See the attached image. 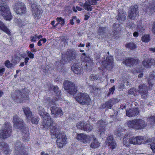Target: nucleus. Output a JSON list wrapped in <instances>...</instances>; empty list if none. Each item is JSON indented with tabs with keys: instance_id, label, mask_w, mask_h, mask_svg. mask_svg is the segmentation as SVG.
I'll return each mask as SVG.
<instances>
[{
	"instance_id": "27",
	"label": "nucleus",
	"mask_w": 155,
	"mask_h": 155,
	"mask_svg": "<svg viewBox=\"0 0 155 155\" xmlns=\"http://www.w3.org/2000/svg\"><path fill=\"white\" fill-rule=\"evenodd\" d=\"M16 97L19 100L20 102H23L25 101L28 100L29 99L28 96L26 95H22L20 90L17 91Z\"/></svg>"
},
{
	"instance_id": "56",
	"label": "nucleus",
	"mask_w": 155,
	"mask_h": 155,
	"mask_svg": "<svg viewBox=\"0 0 155 155\" xmlns=\"http://www.w3.org/2000/svg\"><path fill=\"white\" fill-rule=\"evenodd\" d=\"M12 64L9 60H6L5 62V65L8 68H11Z\"/></svg>"
},
{
	"instance_id": "61",
	"label": "nucleus",
	"mask_w": 155,
	"mask_h": 155,
	"mask_svg": "<svg viewBox=\"0 0 155 155\" xmlns=\"http://www.w3.org/2000/svg\"><path fill=\"white\" fill-rule=\"evenodd\" d=\"M106 28L104 27L100 28L98 29V32L100 33L104 32L105 31Z\"/></svg>"
},
{
	"instance_id": "31",
	"label": "nucleus",
	"mask_w": 155,
	"mask_h": 155,
	"mask_svg": "<svg viewBox=\"0 0 155 155\" xmlns=\"http://www.w3.org/2000/svg\"><path fill=\"white\" fill-rule=\"evenodd\" d=\"M81 58L84 61L89 63L90 64H91L92 63L93 61L91 58L88 55L85 53H83L82 54Z\"/></svg>"
},
{
	"instance_id": "8",
	"label": "nucleus",
	"mask_w": 155,
	"mask_h": 155,
	"mask_svg": "<svg viewBox=\"0 0 155 155\" xmlns=\"http://www.w3.org/2000/svg\"><path fill=\"white\" fill-rule=\"evenodd\" d=\"M60 128L55 123L53 124L52 128L50 130V133L52 138H56L60 134H64V133L60 132Z\"/></svg>"
},
{
	"instance_id": "60",
	"label": "nucleus",
	"mask_w": 155,
	"mask_h": 155,
	"mask_svg": "<svg viewBox=\"0 0 155 155\" xmlns=\"http://www.w3.org/2000/svg\"><path fill=\"white\" fill-rule=\"evenodd\" d=\"M127 26L130 28H133L135 27L134 25L133 22L129 23Z\"/></svg>"
},
{
	"instance_id": "29",
	"label": "nucleus",
	"mask_w": 155,
	"mask_h": 155,
	"mask_svg": "<svg viewBox=\"0 0 155 155\" xmlns=\"http://www.w3.org/2000/svg\"><path fill=\"white\" fill-rule=\"evenodd\" d=\"M38 112L41 116H42L43 118H47V114L50 115L49 114L45 112L44 109L41 106H39L38 107Z\"/></svg>"
},
{
	"instance_id": "35",
	"label": "nucleus",
	"mask_w": 155,
	"mask_h": 155,
	"mask_svg": "<svg viewBox=\"0 0 155 155\" xmlns=\"http://www.w3.org/2000/svg\"><path fill=\"white\" fill-rule=\"evenodd\" d=\"M114 140L113 136L110 134H109L106 139L105 143V144L107 145L110 144V143L113 142V141Z\"/></svg>"
},
{
	"instance_id": "15",
	"label": "nucleus",
	"mask_w": 155,
	"mask_h": 155,
	"mask_svg": "<svg viewBox=\"0 0 155 155\" xmlns=\"http://www.w3.org/2000/svg\"><path fill=\"white\" fill-rule=\"evenodd\" d=\"M139 93L141 94V97L143 99L146 98L147 96L148 89L145 84H141L138 86Z\"/></svg>"
},
{
	"instance_id": "5",
	"label": "nucleus",
	"mask_w": 155,
	"mask_h": 155,
	"mask_svg": "<svg viewBox=\"0 0 155 155\" xmlns=\"http://www.w3.org/2000/svg\"><path fill=\"white\" fill-rule=\"evenodd\" d=\"M15 155H28L27 148L24 146L20 141L17 140L15 143Z\"/></svg>"
},
{
	"instance_id": "2",
	"label": "nucleus",
	"mask_w": 155,
	"mask_h": 155,
	"mask_svg": "<svg viewBox=\"0 0 155 155\" xmlns=\"http://www.w3.org/2000/svg\"><path fill=\"white\" fill-rule=\"evenodd\" d=\"M12 127L10 124L8 122L4 124L0 130V139L7 138L12 134Z\"/></svg>"
},
{
	"instance_id": "28",
	"label": "nucleus",
	"mask_w": 155,
	"mask_h": 155,
	"mask_svg": "<svg viewBox=\"0 0 155 155\" xmlns=\"http://www.w3.org/2000/svg\"><path fill=\"white\" fill-rule=\"evenodd\" d=\"M91 138H93V140L90 145V147L95 149L99 147L100 146V143L97 140L93 135L91 136Z\"/></svg>"
},
{
	"instance_id": "18",
	"label": "nucleus",
	"mask_w": 155,
	"mask_h": 155,
	"mask_svg": "<svg viewBox=\"0 0 155 155\" xmlns=\"http://www.w3.org/2000/svg\"><path fill=\"white\" fill-rule=\"evenodd\" d=\"M96 0H88L86 1L84 5V9L87 11H91L92 10L91 5H95L97 4Z\"/></svg>"
},
{
	"instance_id": "23",
	"label": "nucleus",
	"mask_w": 155,
	"mask_h": 155,
	"mask_svg": "<svg viewBox=\"0 0 155 155\" xmlns=\"http://www.w3.org/2000/svg\"><path fill=\"white\" fill-rule=\"evenodd\" d=\"M100 125V127L98 129L99 131L100 132V134L104 133L106 130L108 122L105 120H101L98 122Z\"/></svg>"
},
{
	"instance_id": "9",
	"label": "nucleus",
	"mask_w": 155,
	"mask_h": 155,
	"mask_svg": "<svg viewBox=\"0 0 155 155\" xmlns=\"http://www.w3.org/2000/svg\"><path fill=\"white\" fill-rule=\"evenodd\" d=\"M68 54L67 55H65L61 60V64H65L68 61L75 58L76 54L74 50L69 51Z\"/></svg>"
},
{
	"instance_id": "36",
	"label": "nucleus",
	"mask_w": 155,
	"mask_h": 155,
	"mask_svg": "<svg viewBox=\"0 0 155 155\" xmlns=\"http://www.w3.org/2000/svg\"><path fill=\"white\" fill-rule=\"evenodd\" d=\"M93 126L89 124L86 123L84 126L83 130L88 132H90L93 129Z\"/></svg>"
},
{
	"instance_id": "21",
	"label": "nucleus",
	"mask_w": 155,
	"mask_h": 155,
	"mask_svg": "<svg viewBox=\"0 0 155 155\" xmlns=\"http://www.w3.org/2000/svg\"><path fill=\"white\" fill-rule=\"evenodd\" d=\"M126 115L130 117H135L138 115L139 111L137 108L129 109L128 110H126Z\"/></svg>"
},
{
	"instance_id": "10",
	"label": "nucleus",
	"mask_w": 155,
	"mask_h": 155,
	"mask_svg": "<svg viewBox=\"0 0 155 155\" xmlns=\"http://www.w3.org/2000/svg\"><path fill=\"white\" fill-rule=\"evenodd\" d=\"M14 9L17 14H24L26 12V8L25 6L23 3L21 2L16 3Z\"/></svg>"
},
{
	"instance_id": "57",
	"label": "nucleus",
	"mask_w": 155,
	"mask_h": 155,
	"mask_svg": "<svg viewBox=\"0 0 155 155\" xmlns=\"http://www.w3.org/2000/svg\"><path fill=\"white\" fill-rule=\"evenodd\" d=\"M20 60V58L15 55V57L12 59V61L14 63L18 62Z\"/></svg>"
},
{
	"instance_id": "13",
	"label": "nucleus",
	"mask_w": 155,
	"mask_h": 155,
	"mask_svg": "<svg viewBox=\"0 0 155 155\" xmlns=\"http://www.w3.org/2000/svg\"><path fill=\"white\" fill-rule=\"evenodd\" d=\"M139 62V60L137 58H133L130 57L126 58L123 63L126 65L131 66L137 64Z\"/></svg>"
},
{
	"instance_id": "7",
	"label": "nucleus",
	"mask_w": 155,
	"mask_h": 155,
	"mask_svg": "<svg viewBox=\"0 0 155 155\" xmlns=\"http://www.w3.org/2000/svg\"><path fill=\"white\" fill-rule=\"evenodd\" d=\"M129 19L136 20L139 16L138 8L137 5H134L130 8L128 12Z\"/></svg>"
},
{
	"instance_id": "49",
	"label": "nucleus",
	"mask_w": 155,
	"mask_h": 155,
	"mask_svg": "<svg viewBox=\"0 0 155 155\" xmlns=\"http://www.w3.org/2000/svg\"><path fill=\"white\" fill-rule=\"evenodd\" d=\"M31 118V122L33 124H38V122L39 120V117H32Z\"/></svg>"
},
{
	"instance_id": "12",
	"label": "nucleus",
	"mask_w": 155,
	"mask_h": 155,
	"mask_svg": "<svg viewBox=\"0 0 155 155\" xmlns=\"http://www.w3.org/2000/svg\"><path fill=\"white\" fill-rule=\"evenodd\" d=\"M13 122L15 126L17 128L22 129L25 127L23 120L19 118L18 116L15 115L13 117Z\"/></svg>"
},
{
	"instance_id": "16",
	"label": "nucleus",
	"mask_w": 155,
	"mask_h": 155,
	"mask_svg": "<svg viewBox=\"0 0 155 155\" xmlns=\"http://www.w3.org/2000/svg\"><path fill=\"white\" fill-rule=\"evenodd\" d=\"M113 58L111 56L107 57L106 60L103 62V64L108 70H110L113 68Z\"/></svg>"
},
{
	"instance_id": "19",
	"label": "nucleus",
	"mask_w": 155,
	"mask_h": 155,
	"mask_svg": "<svg viewBox=\"0 0 155 155\" xmlns=\"http://www.w3.org/2000/svg\"><path fill=\"white\" fill-rule=\"evenodd\" d=\"M130 142L131 144H140L144 143L143 138L142 137L137 136L136 137H131L130 138Z\"/></svg>"
},
{
	"instance_id": "44",
	"label": "nucleus",
	"mask_w": 155,
	"mask_h": 155,
	"mask_svg": "<svg viewBox=\"0 0 155 155\" xmlns=\"http://www.w3.org/2000/svg\"><path fill=\"white\" fill-rule=\"evenodd\" d=\"M85 124L83 121L79 122L77 124V127L78 129L83 130Z\"/></svg>"
},
{
	"instance_id": "4",
	"label": "nucleus",
	"mask_w": 155,
	"mask_h": 155,
	"mask_svg": "<svg viewBox=\"0 0 155 155\" xmlns=\"http://www.w3.org/2000/svg\"><path fill=\"white\" fill-rule=\"evenodd\" d=\"M64 89L71 95L75 94L77 91V87L73 82L69 81H65L63 83Z\"/></svg>"
},
{
	"instance_id": "58",
	"label": "nucleus",
	"mask_w": 155,
	"mask_h": 155,
	"mask_svg": "<svg viewBox=\"0 0 155 155\" xmlns=\"http://www.w3.org/2000/svg\"><path fill=\"white\" fill-rule=\"evenodd\" d=\"M31 41L32 42H35L36 41L37 38V35H35L34 36H31L30 37Z\"/></svg>"
},
{
	"instance_id": "41",
	"label": "nucleus",
	"mask_w": 155,
	"mask_h": 155,
	"mask_svg": "<svg viewBox=\"0 0 155 155\" xmlns=\"http://www.w3.org/2000/svg\"><path fill=\"white\" fill-rule=\"evenodd\" d=\"M120 25L118 23H115L113 25V30L114 31H115V32H114L113 35H116L117 33V32L119 30V27Z\"/></svg>"
},
{
	"instance_id": "30",
	"label": "nucleus",
	"mask_w": 155,
	"mask_h": 155,
	"mask_svg": "<svg viewBox=\"0 0 155 155\" xmlns=\"http://www.w3.org/2000/svg\"><path fill=\"white\" fill-rule=\"evenodd\" d=\"M22 109L26 117L29 120L32 117V112L30 109L28 107H24Z\"/></svg>"
},
{
	"instance_id": "55",
	"label": "nucleus",
	"mask_w": 155,
	"mask_h": 155,
	"mask_svg": "<svg viewBox=\"0 0 155 155\" xmlns=\"http://www.w3.org/2000/svg\"><path fill=\"white\" fill-rule=\"evenodd\" d=\"M45 101L51 106V105H53V102L51 98L47 97L45 99Z\"/></svg>"
},
{
	"instance_id": "26",
	"label": "nucleus",
	"mask_w": 155,
	"mask_h": 155,
	"mask_svg": "<svg viewBox=\"0 0 155 155\" xmlns=\"http://www.w3.org/2000/svg\"><path fill=\"white\" fill-rule=\"evenodd\" d=\"M0 149H3L4 152L6 155H8L10 153V151L8 145L5 142H0Z\"/></svg>"
},
{
	"instance_id": "25",
	"label": "nucleus",
	"mask_w": 155,
	"mask_h": 155,
	"mask_svg": "<svg viewBox=\"0 0 155 155\" xmlns=\"http://www.w3.org/2000/svg\"><path fill=\"white\" fill-rule=\"evenodd\" d=\"M22 131V139L24 142H27L29 140L30 137L29 136V131L28 129L24 127V129H21Z\"/></svg>"
},
{
	"instance_id": "39",
	"label": "nucleus",
	"mask_w": 155,
	"mask_h": 155,
	"mask_svg": "<svg viewBox=\"0 0 155 155\" xmlns=\"http://www.w3.org/2000/svg\"><path fill=\"white\" fill-rule=\"evenodd\" d=\"M109 149L111 150H113L115 149L117 147V145L114 140L113 141V142L110 143V144L107 145Z\"/></svg>"
},
{
	"instance_id": "62",
	"label": "nucleus",
	"mask_w": 155,
	"mask_h": 155,
	"mask_svg": "<svg viewBox=\"0 0 155 155\" xmlns=\"http://www.w3.org/2000/svg\"><path fill=\"white\" fill-rule=\"evenodd\" d=\"M115 135L118 136H120L122 135L121 132L120 131L117 130L115 132Z\"/></svg>"
},
{
	"instance_id": "38",
	"label": "nucleus",
	"mask_w": 155,
	"mask_h": 155,
	"mask_svg": "<svg viewBox=\"0 0 155 155\" xmlns=\"http://www.w3.org/2000/svg\"><path fill=\"white\" fill-rule=\"evenodd\" d=\"M117 19L120 22H122L126 19V14L124 13L122 14L119 13Z\"/></svg>"
},
{
	"instance_id": "51",
	"label": "nucleus",
	"mask_w": 155,
	"mask_h": 155,
	"mask_svg": "<svg viewBox=\"0 0 155 155\" xmlns=\"http://www.w3.org/2000/svg\"><path fill=\"white\" fill-rule=\"evenodd\" d=\"M99 78L98 76L97 75L92 74L91 75L90 78L91 81H94L97 80Z\"/></svg>"
},
{
	"instance_id": "17",
	"label": "nucleus",
	"mask_w": 155,
	"mask_h": 155,
	"mask_svg": "<svg viewBox=\"0 0 155 155\" xmlns=\"http://www.w3.org/2000/svg\"><path fill=\"white\" fill-rule=\"evenodd\" d=\"M91 136L90 137L88 135L84 134H77V138L81 142L84 143H89L91 141Z\"/></svg>"
},
{
	"instance_id": "1",
	"label": "nucleus",
	"mask_w": 155,
	"mask_h": 155,
	"mask_svg": "<svg viewBox=\"0 0 155 155\" xmlns=\"http://www.w3.org/2000/svg\"><path fill=\"white\" fill-rule=\"evenodd\" d=\"M127 124L130 128L139 130L145 128L147 126V123L143 119L136 118L129 120L127 122Z\"/></svg>"
},
{
	"instance_id": "43",
	"label": "nucleus",
	"mask_w": 155,
	"mask_h": 155,
	"mask_svg": "<svg viewBox=\"0 0 155 155\" xmlns=\"http://www.w3.org/2000/svg\"><path fill=\"white\" fill-rule=\"evenodd\" d=\"M150 40V37L149 35H144L142 37V40L143 42H149Z\"/></svg>"
},
{
	"instance_id": "52",
	"label": "nucleus",
	"mask_w": 155,
	"mask_h": 155,
	"mask_svg": "<svg viewBox=\"0 0 155 155\" xmlns=\"http://www.w3.org/2000/svg\"><path fill=\"white\" fill-rule=\"evenodd\" d=\"M115 89V86H113L112 87L110 88L109 89V92L108 93L107 96H109L111 94H113Z\"/></svg>"
},
{
	"instance_id": "40",
	"label": "nucleus",
	"mask_w": 155,
	"mask_h": 155,
	"mask_svg": "<svg viewBox=\"0 0 155 155\" xmlns=\"http://www.w3.org/2000/svg\"><path fill=\"white\" fill-rule=\"evenodd\" d=\"M127 48H129L131 49H134L136 48V45L133 42H130L127 44L126 45Z\"/></svg>"
},
{
	"instance_id": "54",
	"label": "nucleus",
	"mask_w": 155,
	"mask_h": 155,
	"mask_svg": "<svg viewBox=\"0 0 155 155\" xmlns=\"http://www.w3.org/2000/svg\"><path fill=\"white\" fill-rule=\"evenodd\" d=\"M147 120L150 123L153 122L155 123V116L147 118Z\"/></svg>"
},
{
	"instance_id": "53",
	"label": "nucleus",
	"mask_w": 155,
	"mask_h": 155,
	"mask_svg": "<svg viewBox=\"0 0 155 155\" xmlns=\"http://www.w3.org/2000/svg\"><path fill=\"white\" fill-rule=\"evenodd\" d=\"M109 101L113 105L114 104L118 103L119 101V100L117 98H113L109 100Z\"/></svg>"
},
{
	"instance_id": "59",
	"label": "nucleus",
	"mask_w": 155,
	"mask_h": 155,
	"mask_svg": "<svg viewBox=\"0 0 155 155\" xmlns=\"http://www.w3.org/2000/svg\"><path fill=\"white\" fill-rule=\"evenodd\" d=\"M154 77L155 75L153 74H151L148 79V82L149 83L150 81H152L151 80H153L154 78Z\"/></svg>"
},
{
	"instance_id": "11",
	"label": "nucleus",
	"mask_w": 155,
	"mask_h": 155,
	"mask_svg": "<svg viewBox=\"0 0 155 155\" xmlns=\"http://www.w3.org/2000/svg\"><path fill=\"white\" fill-rule=\"evenodd\" d=\"M57 138V146L59 148H62L66 144L67 138L64 133L60 134Z\"/></svg>"
},
{
	"instance_id": "45",
	"label": "nucleus",
	"mask_w": 155,
	"mask_h": 155,
	"mask_svg": "<svg viewBox=\"0 0 155 155\" xmlns=\"http://www.w3.org/2000/svg\"><path fill=\"white\" fill-rule=\"evenodd\" d=\"M137 29L138 32H142L145 30V27L141 24L137 26Z\"/></svg>"
},
{
	"instance_id": "50",
	"label": "nucleus",
	"mask_w": 155,
	"mask_h": 155,
	"mask_svg": "<svg viewBox=\"0 0 155 155\" xmlns=\"http://www.w3.org/2000/svg\"><path fill=\"white\" fill-rule=\"evenodd\" d=\"M57 21L60 24H61V25L63 26L64 24V19L60 17L57 18Z\"/></svg>"
},
{
	"instance_id": "42",
	"label": "nucleus",
	"mask_w": 155,
	"mask_h": 155,
	"mask_svg": "<svg viewBox=\"0 0 155 155\" xmlns=\"http://www.w3.org/2000/svg\"><path fill=\"white\" fill-rule=\"evenodd\" d=\"M51 89H53V91L56 93L57 96H59L60 95L61 92L59 91L58 87L57 86H51Z\"/></svg>"
},
{
	"instance_id": "46",
	"label": "nucleus",
	"mask_w": 155,
	"mask_h": 155,
	"mask_svg": "<svg viewBox=\"0 0 155 155\" xmlns=\"http://www.w3.org/2000/svg\"><path fill=\"white\" fill-rule=\"evenodd\" d=\"M152 141L153 143L150 144L151 148L152 149L153 152L155 153V138H152L151 142Z\"/></svg>"
},
{
	"instance_id": "47",
	"label": "nucleus",
	"mask_w": 155,
	"mask_h": 155,
	"mask_svg": "<svg viewBox=\"0 0 155 155\" xmlns=\"http://www.w3.org/2000/svg\"><path fill=\"white\" fill-rule=\"evenodd\" d=\"M38 7L37 5V4L36 3H33L31 4V10L32 12L35 11H37L39 9L38 8Z\"/></svg>"
},
{
	"instance_id": "3",
	"label": "nucleus",
	"mask_w": 155,
	"mask_h": 155,
	"mask_svg": "<svg viewBox=\"0 0 155 155\" xmlns=\"http://www.w3.org/2000/svg\"><path fill=\"white\" fill-rule=\"evenodd\" d=\"M0 11L1 15L5 20H11L12 15L9 7L5 3H0Z\"/></svg>"
},
{
	"instance_id": "33",
	"label": "nucleus",
	"mask_w": 155,
	"mask_h": 155,
	"mask_svg": "<svg viewBox=\"0 0 155 155\" xmlns=\"http://www.w3.org/2000/svg\"><path fill=\"white\" fill-rule=\"evenodd\" d=\"M34 17L35 19H39L41 18L42 12L40 10L38 9L37 11L32 12Z\"/></svg>"
},
{
	"instance_id": "24",
	"label": "nucleus",
	"mask_w": 155,
	"mask_h": 155,
	"mask_svg": "<svg viewBox=\"0 0 155 155\" xmlns=\"http://www.w3.org/2000/svg\"><path fill=\"white\" fill-rule=\"evenodd\" d=\"M143 65L147 68H150L151 65L155 64V59H146L142 62Z\"/></svg>"
},
{
	"instance_id": "20",
	"label": "nucleus",
	"mask_w": 155,
	"mask_h": 155,
	"mask_svg": "<svg viewBox=\"0 0 155 155\" xmlns=\"http://www.w3.org/2000/svg\"><path fill=\"white\" fill-rule=\"evenodd\" d=\"M50 110L52 114H54L55 117H60L63 114L61 110L56 106L51 107Z\"/></svg>"
},
{
	"instance_id": "14",
	"label": "nucleus",
	"mask_w": 155,
	"mask_h": 155,
	"mask_svg": "<svg viewBox=\"0 0 155 155\" xmlns=\"http://www.w3.org/2000/svg\"><path fill=\"white\" fill-rule=\"evenodd\" d=\"M46 116H47V118L43 119V121L42 123V125L45 130L48 129L51 125L52 126L53 124L55 123L51 120L50 115L47 114Z\"/></svg>"
},
{
	"instance_id": "64",
	"label": "nucleus",
	"mask_w": 155,
	"mask_h": 155,
	"mask_svg": "<svg viewBox=\"0 0 155 155\" xmlns=\"http://www.w3.org/2000/svg\"><path fill=\"white\" fill-rule=\"evenodd\" d=\"M28 56L31 59H33L34 58V54L31 52L28 55Z\"/></svg>"
},
{
	"instance_id": "32",
	"label": "nucleus",
	"mask_w": 155,
	"mask_h": 155,
	"mask_svg": "<svg viewBox=\"0 0 155 155\" xmlns=\"http://www.w3.org/2000/svg\"><path fill=\"white\" fill-rule=\"evenodd\" d=\"M0 30L4 31L9 35H10L11 32L9 29L5 24L1 21H0Z\"/></svg>"
},
{
	"instance_id": "63",
	"label": "nucleus",
	"mask_w": 155,
	"mask_h": 155,
	"mask_svg": "<svg viewBox=\"0 0 155 155\" xmlns=\"http://www.w3.org/2000/svg\"><path fill=\"white\" fill-rule=\"evenodd\" d=\"M5 71V68H0V76H2Z\"/></svg>"
},
{
	"instance_id": "22",
	"label": "nucleus",
	"mask_w": 155,
	"mask_h": 155,
	"mask_svg": "<svg viewBox=\"0 0 155 155\" xmlns=\"http://www.w3.org/2000/svg\"><path fill=\"white\" fill-rule=\"evenodd\" d=\"M71 69L75 74H81L83 73V69L81 66L78 64H75L71 67Z\"/></svg>"
},
{
	"instance_id": "34",
	"label": "nucleus",
	"mask_w": 155,
	"mask_h": 155,
	"mask_svg": "<svg viewBox=\"0 0 155 155\" xmlns=\"http://www.w3.org/2000/svg\"><path fill=\"white\" fill-rule=\"evenodd\" d=\"M127 137H128V135H126L124 136L123 139V142L124 145L128 147L130 144H131V143L130 142V138L128 139L127 138Z\"/></svg>"
},
{
	"instance_id": "48",
	"label": "nucleus",
	"mask_w": 155,
	"mask_h": 155,
	"mask_svg": "<svg viewBox=\"0 0 155 155\" xmlns=\"http://www.w3.org/2000/svg\"><path fill=\"white\" fill-rule=\"evenodd\" d=\"M154 11H155V3L151 4L149 6V8L146 10L147 12L149 11L150 12H152Z\"/></svg>"
},
{
	"instance_id": "6",
	"label": "nucleus",
	"mask_w": 155,
	"mask_h": 155,
	"mask_svg": "<svg viewBox=\"0 0 155 155\" xmlns=\"http://www.w3.org/2000/svg\"><path fill=\"white\" fill-rule=\"evenodd\" d=\"M76 101L82 104H88L91 102V99L89 95L85 93H79L75 97Z\"/></svg>"
},
{
	"instance_id": "37",
	"label": "nucleus",
	"mask_w": 155,
	"mask_h": 155,
	"mask_svg": "<svg viewBox=\"0 0 155 155\" xmlns=\"http://www.w3.org/2000/svg\"><path fill=\"white\" fill-rule=\"evenodd\" d=\"M110 101L109 100L104 103L101 105V107L103 108H111L112 106V104L111 103Z\"/></svg>"
}]
</instances>
